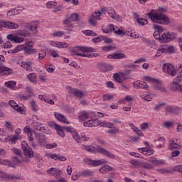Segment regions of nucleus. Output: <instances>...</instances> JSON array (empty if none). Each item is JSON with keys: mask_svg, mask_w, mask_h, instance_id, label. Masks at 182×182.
I'll return each instance as SVG.
<instances>
[{"mask_svg": "<svg viewBox=\"0 0 182 182\" xmlns=\"http://www.w3.org/2000/svg\"><path fill=\"white\" fill-rule=\"evenodd\" d=\"M94 121L93 119L88 120L84 122V127H93Z\"/></svg>", "mask_w": 182, "mask_h": 182, "instance_id": "13d9d810", "label": "nucleus"}, {"mask_svg": "<svg viewBox=\"0 0 182 182\" xmlns=\"http://www.w3.org/2000/svg\"><path fill=\"white\" fill-rule=\"evenodd\" d=\"M134 87L136 89H149V86L147 85V83L146 82L143 81H134L133 82Z\"/></svg>", "mask_w": 182, "mask_h": 182, "instance_id": "2eb2a0df", "label": "nucleus"}, {"mask_svg": "<svg viewBox=\"0 0 182 182\" xmlns=\"http://www.w3.org/2000/svg\"><path fill=\"white\" fill-rule=\"evenodd\" d=\"M9 177V174L2 171H0V178H1V180H8Z\"/></svg>", "mask_w": 182, "mask_h": 182, "instance_id": "bf43d9fd", "label": "nucleus"}, {"mask_svg": "<svg viewBox=\"0 0 182 182\" xmlns=\"http://www.w3.org/2000/svg\"><path fill=\"white\" fill-rule=\"evenodd\" d=\"M30 105H31V110H33V112H38V105H36V102H35V100H32L30 102Z\"/></svg>", "mask_w": 182, "mask_h": 182, "instance_id": "09e8293b", "label": "nucleus"}, {"mask_svg": "<svg viewBox=\"0 0 182 182\" xmlns=\"http://www.w3.org/2000/svg\"><path fill=\"white\" fill-rule=\"evenodd\" d=\"M5 86L9 89H14L16 86V82L14 81H9L5 82Z\"/></svg>", "mask_w": 182, "mask_h": 182, "instance_id": "c03bdc74", "label": "nucleus"}, {"mask_svg": "<svg viewBox=\"0 0 182 182\" xmlns=\"http://www.w3.org/2000/svg\"><path fill=\"white\" fill-rule=\"evenodd\" d=\"M152 154H154V150L153 149H147L144 151V156H151Z\"/></svg>", "mask_w": 182, "mask_h": 182, "instance_id": "338daca9", "label": "nucleus"}, {"mask_svg": "<svg viewBox=\"0 0 182 182\" xmlns=\"http://www.w3.org/2000/svg\"><path fill=\"white\" fill-rule=\"evenodd\" d=\"M72 135H73L74 140H75V141H77V143H81L80 140H82V137H80V136H79V134H77V132H76V131H74L72 133Z\"/></svg>", "mask_w": 182, "mask_h": 182, "instance_id": "c9c22d12", "label": "nucleus"}, {"mask_svg": "<svg viewBox=\"0 0 182 182\" xmlns=\"http://www.w3.org/2000/svg\"><path fill=\"white\" fill-rule=\"evenodd\" d=\"M78 119L80 122H85V120H87L89 119V113L87 112H81L78 116Z\"/></svg>", "mask_w": 182, "mask_h": 182, "instance_id": "393cba45", "label": "nucleus"}, {"mask_svg": "<svg viewBox=\"0 0 182 182\" xmlns=\"http://www.w3.org/2000/svg\"><path fill=\"white\" fill-rule=\"evenodd\" d=\"M159 42H161V43H166V42H170V38H168V34H162L159 40Z\"/></svg>", "mask_w": 182, "mask_h": 182, "instance_id": "c756f323", "label": "nucleus"}, {"mask_svg": "<svg viewBox=\"0 0 182 182\" xmlns=\"http://www.w3.org/2000/svg\"><path fill=\"white\" fill-rule=\"evenodd\" d=\"M166 105V102H161L159 104H156L154 107V110H155V112H159L160 111L162 107Z\"/></svg>", "mask_w": 182, "mask_h": 182, "instance_id": "37998d69", "label": "nucleus"}, {"mask_svg": "<svg viewBox=\"0 0 182 182\" xmlns=\"http://www.w3.org/2000/svg\"><path fill=\"white\" fill-rule=\"evenodd\" d=\"M67 90H68L71 95L75 96V97H78V99H82V97H85V92H82L80 90L72 88V87H67Z\"/></svg>", "mask_w": 182, "mask_h": 182, "instance_id": "9d476101", "label": "nucleus"}, {"mask_svg": "<svg viewBox=\"0 0 182 182\" xmlns=\"http://www.w3.org/2000/svg\"><path fill=\"white\" fill-rule=\"evenodd\" d=\"M149 19L154 23H160L162 25H168L170 23V18L165 14H160L156 13V10L152 9L148 13Z\"/></svg>", "mask_w": 182, "mask_h": 182, "instance_id": "f03ea898", "label": "nucleus"}, {"mask_svg": "<svg viewBox=\"0 0 182 182\" xmlns=\"http://www.w3.org/2000/svg\"><path fill=\"white\" fill-rule=\"evenodd\" d=\"M112 126H113V124L109 123V122H103L101 123V127H112Z\"/></svg>", "mask_w": 182, "mask_h": 182, "instance_id": "774afa93", "label": "nucleus"}, {"mask_svg": "<svg viewBox=\"0 0 182 182\" xmlns=\"http://www.w3.org/2000/svg\"><path fill=\"white\" fill-rule=\"evenodd\" d=\"M168 36L169 42H171V41H174V39L177 38V33H173V32H168Z\"/></svg>", "mask_w": 182, "mask_h": 182, "instance_id": "3c124183", "label": "nucleus"}, {"mask_svg": "<svg viewBox=\"0 0 182 182\" xmlns=\"http://www.w3.org/2000/svg\"><path fill=\"white\" fill-rule=\"evenodd\" d=\"M113 67L109 64L101 63L100 65V70L103 73L109 72V70H112Z\"/></svg>", "mask_w": 182, "mask_h": 182, "instance_id": "412c9836", "label": "nucleus"}, {"mask_svg": "<svg viewBox=\"0 0 182 182\" xmlns=\"http://www.w3.org/2000/svg\"><path fill=\"white\" fill-rule=\"evenodd\" d=\"M14 71L8 67L0 66V76H5V75H12Z\"/></svg>", "mask_w": 182, "mask_h": 182, "instance_id": "dca6fc26", "label": "nucleus"}, {"mask_svg": "<svg viewBox=\"0 0 182 182\" xmlns=\"http://www.w3.org/2000/svg\"><path fill=\"white\" fill-rule=\"evenodd\" d=\"M3 166H8V167H12L13 168H15V165L12 164V162H9L8 160L1 159V164Z\"/></svg>", "mask_w": 182, "mask_h": 182, "instance_id": "4c0bfd02", "label": "nucleus"}, {"mask_svg": "<svg viewBox=\"0 0 182 182\" xmlns=\"http://www.w3.org/2000/svg\"><path fill=\"white\" fill-rule=\"evenodd\" d=\"M137 22L138 23H139V25H141L142 26H144V25H147V23H149V21H147V19L143 18H138Z\"/></svg>", "mask_w": 182, "mask_h": 182, "instance_id": "6e6d98bb", "label": "nucleus"}, {"mask_svg": "<svg viewBox=\"0 0 182 182\" xmlns=\"http://www.w3.org/2000/svg\"><path fill=\"white\" fill-rule=\"evenodd\" d=\"M174 124V121H167L164 122L162 124L163 127L165 129H170V127H173V125Z\"/></svg>", "mask_w": 182, "mask_h": 182, "instance_id": "a19ab883", "label": "nucleus"}, {"mask_svg": "<svg viewBox=\"0 0 182 182\" xmlns=\"http://www.w3.org/2000/svg\"><path fill=\"white\" fill-rule=\"evenodd\" d=\"M169 53L170 55L173 54V53H176V48H174V46H166V53Z\"/></svg>", "mask_w": 182, "mask_h": 182, "instance_id": "f704fd0d", "label": "nucleus"}, {"mask_svg": "<svg viewBox=\"0 0 182 182\" xmlns=\"http://www.w3.org/2000/svg\"><path fill=\"white\" fill-rule=\"evenodd\" d=\"M95 174V172L90 170H85L81 172V176H85L87 177H92Z\"/></svg>", "mask_w": 182, "mask_h": 182, "instance_id": "79ce46f5", "label": "nucleus"}, {"mask_svg": "<svg viewBox=\"0 0 182 182\" xmlns=\"http://www.w3.org/2000/svg\"><path fill=\"white\" fill-rule=\"evenodd\" d=\"M54 116L58 122H61L62 123H65V124H70V122L68 120L66 117L59 112H55Z\"/></svg>", "mask_w": 182, "mask_h": 182, "instance_id": "4468645a", "label": "nucleus"}, {"mask_svg": "<svg viewBox=\"0 0 182 182\" xmlns=\"http://www.w3.org/2000/svg\"><path fill=\"white\" fill-rule=\"evenodd\" d=\"M34 52L35 49L32 48L31 47L24 46V53H26V55H32Z\"/></svg>", "mask_w": 182, "mask_h": 182, "instance_id": "2f4dec72", "label": "nucleus"}, {"mask_svg": "<svg viewBox=\"0 0 182 182\" xmlns=\"http://www.w3.org/2000/svg\"><path fill=\"white\" fill-rule=\"evenodd\" d=\"M58 3L56 1H48L46 3V6L49 9L53 8V6H56Z\"/></svg>", "mask_w": 182, "mask_h": 182, "instance_id": "e2e57ef3", "label": "nucleus"}, {"mask_svg": "<svg viewBox=\"0 0 182 182\" xmlns=\"http://www.w3.org/2000/svg\"><path fill=\"white\" fill-rule=\"evenodd\" d=\"M35 137L40 146H45L48 141L46 136L43 134L35 132Z\"/></svg>", "mask_w": 182, "mask_h": 182, "instance_id": "9b49d317", "label": "nucleus"}, {"mask_svg": "<svg viewBox=\"0 0 182 182\" xmlns=\"http://www.w3.org/2000/svg\"><path fill=\"white\" fill-rule=\"evenodd\" d=\"M161 174H170L173 173V169L161 168L158 170Z\"/></svg>", "mask_w": 182, "mask_h": 182, "instance_id": "49530a36", "label": "nucleus"}, {"mask_svg": "<svg viewBox=\"0 0 182 182\" xmlns=\"http://www.w3.org/2000/svg\"><path fill=\"white\" fill-rule=\"evenodd\" d=\"M9 105L11 106V107L14 109V110L18 112V113H22L23 112V110H22V107H19V105H18V104H16V102H15L14 100H10L9 102Z\"/></svg>", "mask_w": 182, "mask_h": 182, "instance_id": "aec40b11", "label": "nucleus"}, {"mask_svg": "<svg viewBox=\"0 0 182 182\" xmlns=\"http://www.w3.org/2000/svg\"><path fill=\"white\" fill-rule=\"evenodd\" d=\"M14 181V180H21V176H15V175H12V174H9V178H8V181Z\"/></svg>", "mask_w": 182, "mask_h": 182, "instance_id": "680f3d73", "label": "nucleus"}, {"mask_svg": "<svg viewBox=\"0 0 182 182\" xmlns=\"http://www.w3.org/2000/svg\"><path fill=\"white\" fill-rule=\"evenodd\" d=\"M154 83L152 85L153 89L157 92H161V93H167V89L166 87L161 85V81L159 80H154Z\"/></svg>", "mask_w": 182, "mask_h": 182, "instance_id": "1a4fd4ad", "label": "nucleus"}, {"mask_svg": "<svg viewBox=\"0 0 182 182\" xmlns=\"http://www.w3.org/2000/svg\"><path fill=\"white\" fill-rule=\"evenodd\" d=\"M79 19V15L77 13H73L70 16H67L65 19L63 21V25L66 28H73V23L76 22Z\"/></svg>", "mask_w": 182, "mask_h": 182, "instance_id": "20e7f679", "label": "nucleus"}, {"mask_svg": "<svg viewBox=\"0 0 182 182\" xmlns=\"http://www.w3.org/2000/svg\"><path fill=\"white\" fill-rule=\"evenodd\" d=\"M55 130L59 136L61 137H65V131L62 126H59V128L56 129Z\"/></svg>", "mask_w": 182, "mask_h": 182, "instance_id": "a18cd8bd", "label": "nucleus"}, {"mask_svg": "<svg viewBox=\"0 0 182 182\" xmlns=\"http://www.w3.org/2000/svg\"><path fill=\"white\" fill-rule=\"evenodd\" d=\"M102 13L100 11H95L94 14H92V16L94 19H98L100 21V16Z\"/></svg>", "mask_w": 182, "mask_h": 182, "instance_id": "052dcab7", "label": "nucleus"}, {"mask_svg": "<svg viewBox=\"0 0 182 182\" xmlns=\"http://www.w3.org/2000/svg\"><path fill=\"white\" fill-rule=\"evenodd\" d=\"M21 147L25 157L27 159H32L33 157V151L32 148L28 145V143L25 141L21 142Z\"/></svg>", "mask_w": 182, "mask_h": 182, "instance_id": "423d86ee", "label": "nucleus"}, {"mask_svg": "<svg viewBox=\"0 0 182 182\" xmlns=\"http://www.w3.org/2000/svg\"><path fill=\"white\" fill-rule=\"evenodd\" d=\"M107 58L109 59H126L127 55L124 53H114L112 55H108Z\"/></svg>", "mask_w": 182, "mask_h": 182, "instance_id": "a211bd4d", "label": "nucleus"}, {"mask_svg": "<svg viewBox=\"0 0 182 182\" xmlns=\"http://www.w3.org/2000/svg\"><path fill=\"white\" fill-rule=\"evenodd\" d=\"M48 126H49V127H51L52 129H55L56 130V129H59V126L58 125V124H56L55 122L53 121H50L48 122Z\"/></svg>", "mask_w": 182, "mask_h": 182, "instance_id": "864d4df0", "label": "nucleus"}, {"mask_svg": "<svg viewBox=\"0 0 182 182\" xmlns=\"http://www.w3.org/2000/svg\"><path fill=\"white\" fill-rule=\"evenodd\" d=\"M163 53H166V46H161L159 47L155 58H160Z\"/></svg>", "mask_w": 182, "mask_h": 182, "instance_id": "b1692460", "label": "nucleus"}, {"mask_svg": "<svg viewBox=\"0 0 182 182\" xmlns=\"http://www.w3.org/2000/svg\"><path fill=\"white\" fill-rule=\"evenodd\" d=\"M36 74L35 73H30L27 75V78L31 83H36Z\"/></svg>", "mask_w": 182, "mask_h": 182, "instance_id": "7c9ffc66", "label": "nucleus"}, {"mask_svg": "<svg viewBox=\"0 0 182 182\" xmlns=\"http://www.w3.org/2000/svg\"><path fill=\"white\" fill-rule=\"evenodd\" d=\"M83 163L90 167H97L98 166H102V164H107V160L103 159L100 160H92L86 158L83 160Z\"/></svg>", "mask_w": 182, "mask_h": 182, "instance_id": "39448f33", "label": "nucleus"}, {"mask_svg": "<svg viewBox=\"0 0 182 182\" xmlns=\"http://www.w3.org/2000/svg\"><path fill=\"white\" fill-rule=\"evenodd\" d=\"M46 56V51L43 49L41 50L38 53L39 60H42V59L45 58Z\"/></svg>", "mask_w": 182, "mask_h": 182, "instance_id": "8fccbe9b", "label": "nucleus"}, {"mask_svg": "<svg viewBox=\"0 0 182 182\" xmlns=\"http://www.w3.org/2000/svg\"><path fill=\"white\" fill-rule=\"evenodd\" d=\"M12 161L14 162L13 164H21L22 163V157L19 156H13L11 158Z\"/></svg>", "mask_w": 182, "mask_h": 182, "instance_id": "ea45409f", "label": "nucleus"}, {"mask_svg": "<svg viewBox=\"0 0 182 182\" xmlns=\"http://www.w3.org/2000/svg\"><path fill=\"white\" fill-rule=\"evenodd\" d=\"M3 166H8V167H12L13 168H15V165L12 164V162H9L8 160L1 159V164Z\"/></svg>", "mask_w": 182, "mask_h": 182, "instance_id": "58836bf2", "label": "nucleus"}, {"mask_svg": "<svg viewBox=\"0 0 182 182\" xmlns=\"http://www.w3.org/2000/svg\"><path fill=\"white\" fill-rule=\"evenodd\" d=\"M179 86L180 82L176 80H173V81L171 82L169 85V89L171 90V92H178Z\"/></svg>", "mask_w": 182, "mask_h": 182, "instance_id": "6ab92c4d", "label": "nucleus"}, {"mask_svg": "<svg viewBox=\"0 0 182 182\" xmlns=\"http://www.w3.org/2000/svg\"><path fill=\"white\" fill-rule=\"evenodd\" d=\"M130 164L134 166V167H141V161H135V160H131Z\"/></svg>", "mask_w": 182, "mask_h": 182, "instance_id": "4d7b16f0", "label": "nucleus"}, {"mask_svg": "<svg viewBox=\"0 0 182 182\" xmlns=\"http://www.w3.org/2000/svg\"><path fill=\"white\" fill-rule=\"evenodd\" d=\"M31 65H32L31 63H23L22 66H24L26 70H29V72H31V70H32V66H31Z\"/></svg>", "mask_w": 182, "mask_h": 182, "instance_id": "0e129e2a", "label": "nucleus"}, {"mask_svg": "<svg viewBox=\"0 0 182 182\" xmlns=\"http://www.w3.org/2000/svg\"><path fill=\"white\" fill-rule=\"evenodd\" d=\"M165 113L166 114H178L180 113V108L178 107L168 105L165 107Z\"/></svg>", "mask_w": 182, "mask_h": 182, "instance_id": "f8f14e48", "label": "nucleus"}, {"mask_svg": "<svg viewBox=\"0 0 182 182\" xmlns=\"http://www.w3.org/2000/svg\"><path fill=\"white\" fill-rule=\"evenodd\" d=\"M141 167H142V168H145L146 170H153V168H154V166L151 164L144 161H141Z\"/></svg>", "mask_w": 182, "mask_h": 182, "instance_id": "5701e85b", "label": "nucleus"}, {"mask_svg": "<svg viewBox=\"0 0 182 182\" xmlns=\"http://www.w3.org/2000/svg\"><path fill=\"white\" fill-rule=\"evenodd\" d=\"M82 149L83 150H85V151H88V153H100V154H103V156H106V157H108L109 159L116 158L114 154L100 146L96 148L92 145H82Z\"/></svg>", "mask_w": 182, "mask_h": 182, "instance_id": "7ed1b4c3", "label": "nucleus"}, {"mask_svg": "<svg viewBox=\"0 0 182 182\" xmlns=\"http://www.w3.org/2000/svg\"><path fill=\"white\" fill-rule=\"evenodd\" d=\"M31 35L28 30H18L16 35L9 34L7 36V39L13 42V43H22L25 41V38H31Z\"/></svg>", "mask_w": 182, "mask_h": 182, "instance_id": "f257e3e1", "label": "nucleus"}, {"mask_svg": "<svg viewBox=\"0 0 182 182\" xmlns=\"http://www.w3.org/2000/svg\"><path fill=\"white\" fill-rule=\"evenodd\" d=\"M26 28L30 29V31H33V33L36 34L38 33V24H33L31 26H26Z\"/></svg>", "mask_w": 182, "mask_h": 182, "instance_id": "72a5a7b5", "label": "nucleus"}, {"mask_svg": "<svg viewBox=\"0 0 182 182\" xmlns=\"http://www.w3.org/2000/svg\"><path fill=\"white\" fill-rule=\"evenodd\" d=\"M163 70L165 73H168L169 76L174 77L177 75V70L174 68V66L170 63H166L163 65Z\"/></svg>", "mask_w": 182, "mask_h": 182, "instance_id": "0eeeda50", "label": "nucleus"}, {"mask_svg": "<svg viewBox=\"0 0 182 182\" xmlns=\"http://www.w3.org/2000/svg\"><path fill=\"white\" fill-rule=\"evenodd\" d=\"M107 12L108 14V15L111 17V18H114V16L116 15V12L114 11V10L113 9V8L109 7L107 9Z\"/></svg>", "mask_w": 182, "mask_h": 182, "instance_id": "de8ad7c7", "label": "nucleus"}, {"mask_svg": "<svg viewBox=\"0 0 182 182\" xmlns=\"http://www.w3.org/2000/svg\"><path fill=\"white\" fill-rule=\"evenodd\" d=\"M107 133H108V134H117V133H119L120 131L119 130V129L116 128L115 127L111 126V127H109Z\"/></svg>", "mask_w": 182, "mask_h": 182, "instance_id": "bb28decb", "label": "nucleus"}, {"mask_svg": "<svg viewBox=\"0 0 182 182\" xmlns=\"http://www.w3.org/2000/svg\"><path fill=\"white\" fill-rule=\"evenodd\" d=\"M42 124L41 122H33L32 127H33L34 130H39V127H41Z\"/></svg>", "mask_w": 182, "mask_h": 182, "instance_id": "69168bd1", "label": "nucleus"}, {"mask_svg": "<svg viewBox=\"0 0 182 182\" xmlns=\"http://www.w3.org/2000/svg\"><path fill=\"white\" fill-rule=\"evenodd\" d=\"M2 27L8 28V29H18L19 25L11 21H0V31H2Z\"/></svg>", "mask_w": 182, "mask_h": 182, "instance_id": "6e6552de", "label": "nucleus"}, {"mask_svg": "<svg viewBox=\"0 0 182 182\" xmlns=\"http://www.w3.org/2000/svg\"><path fill=\"white\" fill-rule=\"evenodd\" d=\"M154 29H155V32L154 33V38L156 39V41H160V33H163V27L160 25L154 24Z\"/></svg>", "mask_w": 182, "mask_h": 182, "instance_id": "ddd939ff", "label": "nucleus"}, {"mask_svg": "<svg viewBox=\"0 0 182 182\" xmlns=\"http://www.w3.org/2000/svg\"><path fill=\"white\" fill-rule=\"evenodd\" d=\"M168 149L169 150L174 151V150H177L178 149H181V145H179L177 143H174L173 141L172 143H169Z\"/></svg>", "mask_w": 182, "mask_h": 182, "instance_id": "a878e982", "label": "nucleus"}, {"mask_svg": "<svg viewBox=\"0 0 182 182\" xmlns=\"http://www.w3.org/2000/svg\"><path fill=\"white\" fill-rule=\"evenodd\" d=\"M3 166H8V167H12L13 168H15V165L12 164V162H9L8 160L1 159V164Z\"/></svg>", "mask_w": 182, "mask_h": 182, "instance_id": "e433bc0d", "label": "nucleus"}, {"mask_svg": "<svg viewBox=\"0 0 182 182\" xmlns=\"http://www.w3.org/2000/svg\"><path fill=\"white\" fill-rule=\"evenodd\" d=\"M112 170L113 168H112L110 166H102L101 168H100V173L106 174V173H109V171H112Z\"/></svg>", "mask_w": 182, "mask_h": 182, "instance_id": "cd10ccee", "label": "nucleus"}, {"mask_svg": "<svg viewBox=\"0 0 182 182\" xmlns=\"http://www.w3.org/2000/svg\"><path fill=\"white\" fill-rule=\"evenodd\" d=\"M113 79L115 80V82H117V83H123V79H122V75L119 73H114L113 75Z\"/></svg>", "mask_w": 182, "mask_h": 182, "instance_id": "473e14b6", "label": "nucleus"}, {"mask_svg": "<svg viewBox=\"0 0 182 182\" xmlns=\"http://www.w3.org/2000/svg\"><path fill=\"white\" fill-rule=\"evenodd\" d=\"M73 55H75L76 56H79L82 52L85 53V47L83 46H76L73 50H70Z\"/></svg>", "mask_w": 182, "mask_h": 182, "instance_id": "f3484780", "label": "nucleus"}, {"mask_svg": "<svg viewBox=\"0 0 182 182\" xmlns=\"http://www.w3.org/2000/svg\"><path fill=\"white\" fill-rule=\"evenodd\" d=\"M150 163H153L154 166H164L166 162L164 160L153 159L150 161Z\"/></svg>", "mask_w": 182, "mask_h": 182, "instance_id": "c85d7f7f", "label": "nucleus"}, {"mask_svg": "<svg viewBox=\"0 0 182 182\" xmlns=\"http://www.w3.org/2000/svg\"><path fill=\"white\" fill-rule=\"evenodd\" d=\"M50 159L53 160H59L60 161H66L67 159L65 156H63L59 154H53L50 155Z\"/></svg>", "mask_w": 182, "mask_h": 182, "instance_id": "4be33fe9", "label": "nucleus"}, {"mask_svg": "<svg viewBox=\"0 0 182 182\" xmlns=\"http://www.w3.org/2000/svg\"><path fill=\"white\" fill-rule=\"evenodd\" d=\"M48 173H49V174H52V176L55 175V173H57V174H60V170L51 168L48 170Z\"/></svg>", "mask_w": 182, "mask_h": 182, "instance_id": "603ef678", "label": "nucleus"}, {"mask_svg": "<svg viewBox=\"0 0 182 182\" xmlns=\"http://www.w3.org/2000/svg\"><path fill=\"white\" fill-rule=\"evenodd\" d=\"M11 151H13V153L16 154V156H18V157H22L23 156L22 151L16 148H13L11 149Z\"/></svg>", "mask_w": 182, "mask_h": 182, "instance_id": "5fc2aeb1", "label": "nucleus"}]
</instances>
